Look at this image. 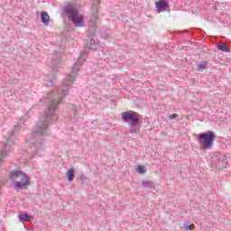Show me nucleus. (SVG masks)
<instances>
[{
    "mask_svg": "<svg viewBox=\"0 0 231 231\" xmlns=\"http://www.w3.org/2000/svg\"><path fill=\"white\" fill-rule=\"evenodd\" d=\"M90 23H92V24H97V20H90Z\"/></svg>",
    "mask_w": 231,
    "mask_h": 231,
    "instance_id": "23",
    "label": "nucleus"
},
{
    "mask_svg": "<svg viewBox=\"0 0 231 231\" xmlns=\"http://www.w3.org/2000/svg\"><path fill=\"white\" fill-rule=\"evenodd\" d=\"M20 221H30L32 219V217H30L28 214H21L19 215Z\"/></svg>",
    "mask_w": 231,
    "mask_h": 231,
    "instance_id": "16",
    "label": "nucleus"
},
{
    "mask_svg": "<svg viewBox=\"0 0 231 231\" xmlns=\"http://www.w3.org/2000/svg\"><path fill=\"white\" fill-rule=\"evenodd\" d=\"M83 62H86V54L81 53L78 60L74 63L71 73L69 74V78L63 80L62 88H57L47 94V110H45L44 114L40 117V121L34 128L32 139L26 141L31 144V151H44L43 138L48 135L50 124L57 122L55 111H57V107H59V104L62 102L64 97L68 95L69 86H73V82H75V79H77V75Z\"/></svg>",
    "mask_w": 231,
    "mask_h": 231,
    "instance_id": "1",
    "label": "nucleus"
},
{
    "mask_svg": "<svg viewBox=\"0 0 231 231\" xmlns=\"http://www.w3.org/2000/svg\"><path fill=\"white\" fill-rule=\"evenodd\" d=\"M42 23L44 26H50V14L47 12L42 11L41 13Z\"/></svg>",
    "mask_w": 231,
    "mask_h": 231,
    "instance_id": "9",
    "label": "nucleus"
},
{
    "mask_svg": "<svg viewBox=\"0 0 231 231\" xmlns=\"http://www.w3.org/2000/svg\"><path fill=\"white\" fill-rule=\"evenodd\" d=\"M142 186L144 189H152V187H154V184L152 181H150V180H143L142 182Z\"/></svg>",
    "mask_w": 231,
    "mask_h": 231,
    "instance_id": "13",
    "label": "nucleus"
},
{
    "mask_svg": "<svg viewBox=\"0 0 231 231\" xmlns=\"http://www.w3.org/2000/svg\"><path fill=\"white\" fill-rule=\"evenodd\" d=\"M15 145V130L9 134V137L4 144L3 151L0 152V165L3 163V158L8 156V152L14 150Z\"/></svg>",
    "mask_w": 231,
    "mask_h": 231,
    "instance_id": "5",
    "label": "nucleus"
},
{
    "mask_svg": "<svg viewBox=\"0 0 231 231\" xmlns=\"http://www.w3.org/2000/svg\"><path fill=\"white\" fill-rule=\"evenodd\" d=\"M147 169H145L144 166L142 165H138L137 166V172H139V174H143L144 172H146Z\"/></svg>",
    "mask_w": 231,
    "mask_h": 231,
    "instance_id": "18",
    "label": "nucleus"
},
{
    "mask_svg": "<svg viewBox=\"0 0 231 231\" xmlns=\"http://www.w3.org/2000/svg\"><path fill=\"white\" fill-rule=\"evenodd\" d=\"M63 12L77 28L84 26V16L79 14V10L71 6H66Z\"/></svg>",
    "mask_w": 231,
    "mask_h": 231,
    "instance_id": "4",
    "label": "nucleus"
},
{
    "mask_svg": "<svg viewBox=\"0 0 231 231\" xmlns=\"http://www.w3.org/2000/svg\"><path fill=\"white\" fill-rule=\"evenodd\" d=\"M88 50L97 51V42L94 39H90L89 42H87Z\"/></svg>",
    "mask_w": 231,
    "mask_h": 231,
    "instance_id": "12",
    "label": "nucleus"
},
{
    "mask_svg": "<svg viewBox=\"0 0 231 231\" xmlns=\"http://www.w3.org/2000/svg\"><path fill=\"white\" fill-rule=\"evenodd\" d=\"M217 49L220 50V51H226V52L230 51V48L226 46V43H222L217 45Z\"/></svg>",
    "mask_w": 231,
    "mask_h": 231,
    "instance_id": "15",
    "label": "nucleus"
},
{
    "mask_svg": "<svg viewBox=\"0 0 231 231\" xmlns=\"http://www.w3.org/2000/svg\"><path fill=\"white\" fill-rule=\"evenodd\" d=\"M70 109H72V113L74 116H77V106H75L74 105H70Z\"/></svg>",
    "mask_w": 231,
    "mask_h": 231,
    "instance_id": "19",
    "label": "nucleus"
},
{
    "mask_svg": "<svg viewBox=\"0 0 231 231\" xmlns=\"http://www.w3.org/2000/svg\"><path fill=\"white\" fill-rule=\"evenodd\" d=\"M211 162H212L213 167H217V169H225V167H226V163H228L226 155H223V154L212 157Z\"/></svg>",
    "mask_w": 231,
    "mask_h": 231,
    "instance_id": "7",
    "label": "nucleus"
},
{
    "mask_svg": "<svg viewBox=\"0 0 231 231\" xmlns=\"http://www.w3.org/2000/svg\"><path fill=\"white\" fill-rule=\"evenodd\" d=\"M92 5L95 8H98V5H100V0H93Z\"/></svg>",
    "mask_w": 231,
    "mask_h": 231,
    "instance_id": "20",
    "label": "nucleus"
},
{
    "mask_svg": "<svg viewBox=\"0 0 231 231\" xmlns=\"http://www.w3.org/2000/svg\"><path fill=\"white\" fill-rule=\"evenodd\" d=\"M24 122V117H21L20 122L18 123L17 126L21 125V124H23Z\"/></svg>",
    "mask_w": 231,
    "mask_h": 231,
    "instance_id": "22",
    "label": "nucleus"
},
{
    "mask_svg": "<svg viewBox=\"0 0 231 231\" xmlns=\"http://www.w3.org/2000/svg\"><path fill=\"white\" fill-rule=\"evenodd\" d=\"M199 143L203 149H207V147H212L214 145V141L216 140V134L212 131H208L207 133H202L199 134Z\"/></svg>",
    "mask_w": 231,
    "mask_h": 231,
    "instance_id": "6",
    "label": "nucleus"
},
{
    "mask_svg": "<svg viewBox=\"0 0 231 231\" xmlns=\"http://www.w3.org/2000/svg\"><path fill=\"white\" fill-rule=\"evenodd\" d=\"M40 102H42V99H40Z\"/></svg>",
    "mask_w": 231,
    "mask_h": 231,
    "instance_id": "24",
    "label": "nucleus"
},
{
    "mask_svg": "<svg viewBox=\"0 0 231 231\" xmlns=\"http://www.w3.org/2000/svg\"><path fill=\"white\" fill-rule=\"evenodd\" d=\"M170 120H174V118H178V114H172L169 116Z\"/></svg>",
    "mask_w": 231,
    "mask_h": 231,
    "instance_id": "21",
    "label": "nucleus"
},
{
    "mask_svg": "<svg viewBox=\"0 0 231 231\" xmlns=\"http://www.w3.org/2000/svg\"><path fill=\"white\" fill-rule=\"evenodd\" d=\"M194 228V225L189 223V222H185L184 223V230H188L190 231Z\"/></svg>",
    "mask_w": 231,
    "mask_h": 231,
    "instance_id": "17",
    "label": "nucleus"
},
{
    "mask_svg": "<svg viewBox=\"0 0 231 231\" xmlns=\"http://www.w3.org/2000/svg\"><path fill=\"white\" fill-rule=\"evenodd\" d=\"M157 12H171V7L165 0H160L155 3Z\"/></svg>",
    "mask_w": 231,
    "mask_h": 231,
    "instance_id": "8",
    "label": "nucleus"
},
{
    "mask_svg": "<svg viewBox=\"0 0 231 231\" xmlns=\"http://www.w3.org/2000/svg\"><path fill=\"white\" fill-rule=\"evenodd\" d=\"M67 178L69 183L75 179V170L73 168L67 171Z\"/></svg>",
    "mask_w": 231,
    "mask_h": 231,
    "instance_id": "11",
    "label": "nucleus"
},
{
    "mask_svg": "<svg viewBox=\"0 0 231 231\" xmlns=\"http://www.w3.org/2000/svg\"><path fill=\"white\" fill-rule=\"evenodd\" d=\"M121 119L125 124H128V125L131 126L130 133L132 134L138 133V125H140V120H142V115L133 110H129L121 114Z\"/></svg>",
    "mask_w": 231,
    "mask_h": 231,
    "instance_id": "2",
    "label": "nucleus"
},
{
    "mask_svg": "<svg viewBox=\"0 0 231 231\" xmlns=\"http://www.w3.org/2000/svg\"><path fill=\"white\" fill-rule=\"evenodd\" d=\"M60 63V57L54 56L52 58V61L50 64V67L52 68V69H55L56 68H59V64Z\"/></svg>",
    "mask_w": 231,
    "mask_h": 231,
    "instance_id": "10",
    "label": "nucleus"
},
{
    "mask_svg": "<svg viewBox=\"0 0 231 231\" xmlns=\"http://www.w3.org/2000/svg\"><path fill=\"white\" fill-rule=\"evenodd\" d=\"M198 71H203L207 69V61H202L197 65Z\"/></svg>",
    "mask_w": 231,
    "mask_h": 231,
    "instance_id": "14",
    "label": "nucleus"
},
{
    "mask_svg": "<svg viewBox=\"0 0 231 231\" xmlns=\"http://www.w3.org/2000/svg\"><path fill=\"white\" fill-rule=\"evenodd\" d=\"M10 178L14 182V187L16 190H24L30 185L28 175L21 171H12L10 172Z\"/></svg>",
    "mask_w": 231,
    "mask_h": 231,
    "instance_id": "3",
    "label": "nucleus"
}]
</instances>
